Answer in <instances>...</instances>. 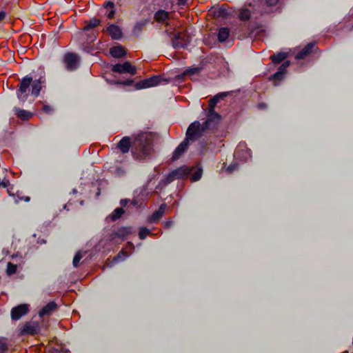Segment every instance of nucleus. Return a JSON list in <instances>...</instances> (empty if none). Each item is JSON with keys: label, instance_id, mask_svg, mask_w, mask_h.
I'll return each instance as SVG.
<instances>
[{"label": "nucleus", "instance_id": "f257e3e1", "mask_svg": "<svg viewBox=\"0 0 353 353\" xmlns=\"http://www.w3.org/2000/svg\"><path fill=\"white\" fill-rule=\"evenodd\" d=\"M117 148L121 151L122 154H126L132 149L133 158L139 160L146 159L150 157L153 152V141L145 133H141L134 137L132 143L128 137H124L119 141Z\"/></svg>", "mask_w": 353, "mask_h": 353}, {"label": "nucleus", "instance_id": "f03ea898", "mask_svg": "<svg viewBox=\"0 0 353 353\" xmlns=\"http://www.w3.org/2000/svg\"><path fill=\"white\" fill-rule=\"evenodd\" d=\"M194 170V167H189L186 165L181 166L177 169L173 170L169 172V174L164 176L163 181L164 184L168 185L176 179H183L189 176L192 172Z\"/></svg>", "mask_w": 353, "mask_h": 353}, {"label": "nucleus", "instance_id": "7ed1b4c3", "mask_svg": "<svg viewBox=\"0 0 353 353\" xmlns=\"http://www.w3.org/2000/svg\"><path fill=\"white\" fill-rule=\"evenodd\" d=\"M210 128H204L201 126L199 121H194L190 124L189 128L186 130L185 139L183 141H196L203 137V133Z\"/></svg>", "mask_w": 353, "mask_h": 353}, {"label": "nucleus", "instance_id": "20e7f679", "mask_svg": "<svg viewBox=\"0 0 353 353\" xmlns=\"http://www.w3.org/2000/svg\"><path fill=\"white\" fill-rule=\"evenodd\" d=\"M170 83V79H165L161 75H155L152 77L147 78L143 81H139L136 83V90L146 89L157 86L159 85H165Z\"/></svg>", "mask_w": 353, "mask_h": 353}, {"label": "nucleus", "instance_id": "39448f33", "mask_svg": "<svg viewBox=\"0 0 353 353\" xmlns=\"http://www.w3.org/2000/svg\"><path fill=\"white\" fill-rule=\"evenodd\" d=\"M34 80V79H33L32 77L30 75H27L22 78V80H21L19 84V89L17 90V99H19V101H24L27 100L29 88L31 84H32Z\"/></svg>", "mask_w": 353, "mask_h": 353}, {"label": "nucleus", "instance_id": "423d86ee", "mask_svg": "<svg viewBox=\"0 0 353 353\" xmlns=\"http://www.w3.org/2000/svg\"><path fill=\"white\" fill-rule=\"evenodd\" d=\"M172 47L174 49L185 48L190 45V36L179 32L171 37Z\"/></svg>", "mask_w": 353, "mask_h": 353}, {"label": "nucleus", "instance_id": "0eeeda50", "mask_svg": "<svg viewBox=\"0 0 353 353\" xmlns=\"http://www.w3.org/2000/svg\"><path fill=\"white\" fill-rule=\"evenodd\" d=\"M80 62V57L74 52H68L63 56V63L67 71L73 72L77 70Z\"/></svg>", "mask_w": 353, "mask_h": 353}, {"label": "nucleus", "instance_id": "6e6552de", "mask_svg": "<svg viewBox=\"0 0 353 353\" xmlns=\"http://www.w3.org/2000/svg\"><path fill=\"white\" fill-rule=\"evenodd\" d=\"M220 121H221V117L219 113L215 111H208V114H206V120L201 124V126L204 127V128L214 130L217 128Z\"/></svg>", "mask_w": 353, "mask_h": 353}, {"label": "nucleus", "instance_id": "1a4fd4ad", "mask_svg": "<svg viewBox=\"0 0 353 353\" xmlns=\"http://www.w3.org/2000/svg\"><path fill=\"white\" fill-rule=\"evenodd\" d=\"M111 70L119 74H130L135 75L137 74V68L132 65L130 61H124L123 63H116L113 65Z\"/></svg>", "mask_w": 353, "mask_h": 353}, {"label": "nucleus", "instance_id": "9d476101", "mask_svg": "<svg viewBox=\"0 0 353 353\" xmlns=\"http://www.w3.org/2000/svg\"><path fill=\"white\" fill-rule=\"evenodd\" d=\"M40 327L39 323L37 321H30L25 323L21 330V334L23 336H34L39 332Z\"/></svg>", "mask_w": 353, "mask_h": 353}, {"label": "nucleus", "instance_id": "9b49d317", "mask_svg": "<svg viewBox=\"0 0 353 353\" xmlns=\"http://www.w3.org/2000/svg\"><path fill=\"white\" fill-rule=\"evenodd\" d=\"M29 307L28 304H21L11 310V318L14 321H18L22 316L28 314Z\"/></svg>", "mask_w": 353, "mask_h": 353}, {"label": "nucleus", "instance_id": "f8f14e48", "mask_svg": "<svg viewBox=\"0 0 353 353\" xmlns=\"http://www.w3.org/2000/svg\"><path fill=\"white\" fill-rule=\"evenodd\" d=\"M289 61L283 62V64L280 65L278 71L272 74V77H269V79L274 81H279L283 79L284 75H285L286 68L289 67Z\"/></svg>", "mask_w": 353, "mask_h": 353}, {"label": "nucleus", "instance_id": "ddd939ff", "mask_svg": "<svg viewBox=\"0 0 353 353\" xmlns=\"http://www.w3.org/2000/svg\"><path fill=\"white\" fill-rule=\"evenodd\" d=\"M107 32L113 41H119L122 38V30L114 23H112L107 27Z\"/></svg>", "mask_w": 353, "mask_h": 353}, {"label": "nucleus", "instance_id": "4468645a", "mask_svg": "<svg viewBox=\"0 0 353 353\" xmlns=\"http://www.w3.org/2000/svg\"><path fill=\"white\" fill-rule=\"evenodd\" d=\"M45 83V77L43 75L39 76L38 79L34 80L33 83L30 85V94L32 96L37 97L39 96L40 91H41V85Z\"/></svg>", "mask_w": 353, "mask_h": 353}, {"label": "nucleus", "instance_id": "2eb2a0df", "mask_svg": "<svg viewBox=\"0 0 353 353\" xmlns=\"http://www.w3.org/2000/svg\"><path fill=\"white\" fill-rule=\"evenodd\" d=\"M188 145H190V141H183L181 142L180 145L175 148L174 152H173V154H172V160L176 161L179 159L183 154L188 149Z\"/></svg>", "mask_w": 353, "mask_h": 353}, {"label": "nucleus", "instance_id": "dca6fc26", "mask_svg": "<svg viewBox=\"0 0 353 353\" xmlns=\"http://www.w3.org/2000/svg\"><path fill=\"white\" fill-rule=\"evenodd\" d=\"M314 47V43H308V44L305 45L303 49L300 50L299 52L296 53V59L303 60L305 59V57H308L311 54Z\"/></svg>", "mask_w": 353, "mask_h": 353}, {"label": "nucleus", "instance_id": "f3484780", "mask_svg": "<svg viewBox=\"0 0 353 353\" xmlns=\"http://www.w3.org/2000/svg\"><path fill=\"white\" fill-rule=\"evenodd\" d=\"M165 209H166V204H161L158 210L153 212L152 215L149 217V222L151 223H156L164 215Z\"/></svg>", "mask_w": 353, "mask_h": 353}, {"label": "nucleus", "instance_id": "a211bd4d", "mask_svg": "<svg viewBox=\"0 0 353 353\" xmlns=\"http://www.w3.org/2000/svg\"><path fill=\"white\" fill-rule=\"evenodd\" d=\"M57 309V304L54 301H51L46 304L44 307H41L39 312V316L43 317L49 316L50 314Z\"/></svg>", "mask_w": 353, "mask_h": 353}, {"label": "nucleus", "instance_id": "6ab92c4d", "mask_svg": "<svg viewBox=\"0 0 353 353\" xmlns=\"http://www.w3.org/2000/svg\"><path fill=\"white\" fill-rule=\"evenodd\" d=\"M110 54L111 57L117 59H120L124 57L126 54V52L124 50V48L121 45H118L116 46H112L110 48Z\"/></svg>", "mask_w": 353, "mask_h": 353}, {"label": "nucleus", "instance_id": "aec40b11", "mask_svg": "<svg viewBox=\"0 0 353 353\" xmlns=\"http://www.w3.org/2000/svg\"><path fill=\"white\" fill-rule=\"evenodd\" d=\"M148 23V19H143L139 21L138 22L133 26L132 28V34L133 35L138 37L139 34L142 32L143 29H144V27L147 26Z\"/></svg>", "mask_w": 353, "mask_h": 353}, {"label": "nucleus", "instance_id": "412c9836", "mask_svg": "<svg viewBox=\"0 0 353 353\" xmlns=\"http://www.w3.org/2000/svg\"><path fill=\"white\" fill-rule=\"evenodd\" d=\"M132 233V228L130 226H121L119 228L116 232V236L120 239H125Z\"/></svg>", "mask_w": 353, "mask_h": 353}, {"label": "nucleus", "instance_id": "4be33fe9", "mask_svg": "<svg viewBox=\"0 0 353 353\" xmlns=\"http://www.w3.org/2000/svg\"><path fill=\"white\" fill-rule=\"evenodd\" d=\"M229 37V29L227 27H222L219 30V34H217V39L219 43L225 42Z\"/></svg>", "mask_w": 353, "mask_h": 353}, {"label": "nucleus", "instance_id": "5701e85b", "mask_svg": "<svg viewBox=\"0 0 353 353\" xmlns=\"http://www.w3.org/2000/svg\"><path fill=\"white\" fill-rule=\"evenodd\" d=\"M286 57H288V54L283 52H279L270 56V60H272V62L274 64H279L281 62L285 60Z\"/></svg>", "mask_w": 353, "mask_h": 353}, {"label": "nucleus", "instance_id": "b1692460", "mask_svg": "<svg viewBox=\"0 0 353 353\" xmlns=\"http://www.w3.org/2000/svg\"><path fill=\"white\" fill-rule=\"evenodd\" d=\"M154 19L158 22L165 21L168 19V12L160 9L155 12Z\"/></svg>", "mask_w": 353, "mask_h": 353}, {"label": "nucleus", "instance_id": "393cba45", "mask_svg": "<svg viewBox=\"0 0 353 353\" xmlns=\"http://www.w3.org/2000/svg\"><path fill=\"white\" fill-rule=\"evenodd\" d=\"M100 23H101L100 19L95 18V17L91 18L90 21L87 22V25H85V26L83 27V31L90 30L97 27L98 26H99Z\"/></svg>", "mask_w": 353, "mask_h": 353}, {"label": "nucleus", "instance_id": "a878e982", "mask_svg": "<svg viewBox=\"0 0 353 353\" xmlns=\"http://www.w3.org/2000/svg\"><path fill=\"white\" fill-rule=\"evenodd\" d=\"M15 114L22 121H28L32 115L30 112L19 108H15Z\"/></svg>", "mask_w": 353, "mask_h": 353}, {"label": "nucleus", "instance_id": "bb28decb", "mask_svg": "<svg viewBox=\"0 0 353 353\" xmlns=\"http://www.w3.org/2000/svg\"><path fill=\"white\" fill-rule=\"evenodd\" d=\"M266 1V7L261 10V15L271 13V8L278 3L279 0H265Z\"/></svg>", "mask_w": 353, "mask_h": 353}, {"label": "nucleus", "instance_id": "cd10ccee", "mask_svg": "<svg viewBox=\"0 0 353 353\" xmlns=\"http://www.w3.org/2000/svg\"><path fill=\"white\" fill-rule=\"evenodd\" d=\"M103 8L110 9V11L108 12L107 17L108 19H112L115 15V9L114 8V3L111 1H105L103 3Z\"/></svg>", "mask_w": 353, "mask_h": 353}, {"label": "nucleus", "instance_id": "c85d7f7f", "mask_svg": "<svg viewBox=\"0 0 353 353\" xmlns=\"http://www.w3.org/2000/svg\"><path fill=\"white\" fill-rule=\"evenodd\" d=\"M201 67L188 68H186L185 70H184V72H183V73H182V74L179 75L178 77H180L182 76L198 74L201 72Z\"/></svg>", "mask_w": 353, "mask_h": 353}, {"label": "nucleus", "instance_id": "c756f323", "mask_svg": "<svg viewBox=\"0 0 353 353\" xmlns=\"http://www.w3.org/2000/svg\"><path fill=\"white\" fill-rule=\"evenodd\" d=\"M123 214H124V210L122 208H117L111 213L110 219L112 221H117Z\"/></svg>", "mask_w": 353, "mask_h": 353}, {"label": "nucleus", "instance_id": "7c9ffc66", "mask_svg": "<svg viewBox=\"0 0 353 353\" xmlns=\"http://www.w3.org/2000/svg\"><path fill=\"white\" fill-rule=\"evenodd\" d=\"M229 14L227 10L223 8H219L214 11V17L219 18H227Z\"/></svg>", "mask_w": 353, "mask_h": 353}, {"label": "nucleus", "instance_id": "2f4dec72", "mask_svg": "<svg viewBox=\"0 0 353 353\" xmlns=\"http://www.w3.org/2000/svg\"><path fill=\"white\" fill-rule=\"evenodd\" d=\"M250 10L248 9L241 10L239 12V19L242 21H246L250 19Z\"/></svg>", "mask_w": 353, "mask_h": 353}, {"label": "nucleus", "instance_id": "473e14b6", "mask_svg": "<svg viewBox=\"0 0 353 353\" xmlns=\"http://www.w3.org/2000/svg\"><path fill=\"white\" fill-rule=\"evenodd\" d=\"M201 176H203V169L201 168H199L196 170L194 171V173L192 174L191 181L196 182L201 179Z\"/></svg>", "mask_w": 353, "mask_h": 353}, {"label": "nucleus", "instance_id": "72a5a7b5", "mask_svg": "<svg viewBox=\"0 0 353 353\" xmlns=\"http://www.w3.org/2000/svg\"><path fill=\"white\" fill-rule=\"evenodd\" d=\"M139 239L143 240L146 239V236L148 235H150V231L149 229L141 227L140 229H139Z\"/></svg>", "mask_w": 353, "mask_h": 353}, {"label": "nucleus", "instance_id": "f704fd0d", "mask_svg": "<svg viewBox=\"0 0 353 353\" xmlns=\"http://www.w3.org/2000/svg\"><path fill=\"white\" fill-rule=\"evenodd\" d=\"M243 35H244V37L246 38H254L256 35V30H255L253 28H247L246 31H245L244 33H243Z\"/></svg>", "mask_w": 353, "mask_h": 353}, {"label": "nucleus", "instance_id": "c9c22d12", "mask_svg": "<svg viewBox=\"0 0 353 353\" xmlns=\"http://www.w3.org/2000/svg\"><path fill=\"white\" fill-rule=\"evenodd\" d=\"M221 100L216 98H211L208 101V111H214V107Z\"/></svg>", "mask_w": 353, "mask_h": 353}, {"label": "nucleus", "instance_id": "e433bc0d", "mask_svg": "<svg viewBox=\"0 0 353 353\" xmlns=\"http://www.w3.org/2000/svg\"><path fill=\"white\" fill-rule=\"evenodd\" d=\"M16 270H17V267L16 265L12 264L11 263H8V268H6V272H8V275H12L16 272Z\"/></svg>", "mask_w": 353, "mask_h": 353}, {"label": "nucleus", "instance_id": "4c0bfd02", "mask_svg": "<svg viewBox=\"0 0 353 353\" xmlns=\"http://www.w3.org/2000/svg\"><path fill=\"white\" fill-rule=\"evenodd\" d=\"M81 259H82V255H81L80 252H78L74 254V259H72V265H74V268L78 267Z\"/></svg>", "mask_w": 353, "mask_h": 353}, {"label": "nucleus", "instance_id": "58836bf2", "mask_svg": "<svg viewBox=\"0 0 353 353\" xmlns=\"http://www.w3.org/2000/svg\"><path fill=\"white\" fill-rule=\"evenodd\" d=\"M114 83H116L117 85H123L125 86H130L133 83V80H132L131 79H127L123 81L117 80Z\"/></svg>", "mask_w": 353, "mask_h": 353}, {"label": "nucleus", "instance_id": "ea45409f", "mask_svg": "<svg viewBox=\"0 0 353 353\" xmlns=\"http://www.w3.org/2000/svg\"><path fill=\"white\" fill-rule=\"evenodd\" d=\"M126 256H128V254H126L125 252L121 250V252H119L118 255L113 258V262L121 261Z\"/></svg>", "mask_w": 353, "mask_h": 353}, {"label": "nucleus", "instance_id": "a19ab883", "mask_svg": "<svg viewBox=\"0 0 353 353\" xmlns=\"http://www.w3.org/2000/svg\"><path fill=\"white\" fill-rule=\"evenodd\" d=\"M8 350V345L2 338H0V353H6Z\"/></svg>", "mask_w": 353, "mask_h": 353}, {"label": "nucleus", "instance_id": "79ce46f5", "mask_svg": "<svg viewBox=\"0 0 353 353\" xmlns=\"http://www.w3.org/2000/svg\"><path fill=\"white\" fill-rule=\"evenodd\" d=\"M228 95H229V92H220L212 98H216L219 100H223L225 97H228Z\"/></svg>", "mask_w": 353, "mask_h": 353}, {"label": "nucleus", "instance_id": "37998d69", "mask_svg": "<svg viewBox=\"0 0 353 353\" xmlns=\"http://www.w3.org/2000/svg\"><path fill=\"white\" fill-rule=\"evenodd\" d=\"M243 159H244V161H246L247 159H250L251 157V152L250 149H247L244 152H243Z\"/></svg>", "mask_w": 353, "mask_h": 353}, {"label": "nucleus", "instance_id": "c03bdc74", "mask_svg": "<svg viewBox=\"0 0 353 353\" xmlns=\"http://www.w3.org/2000/svg\"><path fill=\"white\" fill-rule=\"evenodd\" d=\"M238 165L236 163H232L228 165V168H226V172L228 173H231L236 169Z\"/></svg>", "mask_w": 353, "mask_h": 353}, {"label": "nucleus", "instance_id": "a18cd8bd", "mask_svg": "<svg viewBox=\"0 0 353 353\" xmlns=\"http://www.w3.org/2000/svg\"><path fill=\"white\" fill-rule=\"evenodd\" d=\"M128 204H130L129 199H122L120 200V205H121L122 208H126Z\"/></svg>", "mask_w": 353, "mask_h": 353}, {"label": "nucleus", "instance_id": "49530a36", "mask_svg": "<svg viewBox=\"0 0 353 353\" xmlns=\"http://www.w3.org/2000/svg\"><path fill=\"white\" fill-rule=\"evenodd\" d=\"M97 39V35L94 32L90 33L88 34V38H87V41L88 43H92Z\"/></svg>", "mask_w": 353, "mask_h": 353}, {"label": "nucleus", "instance_id": "de8ad7c7", "mask_svg": "<svg viewBox=\"0 0 353 353\" xmlns=\"http://www.w3.org/2000/svg\"><path fill=\"white\" fill-rule=\"evenodd\" d=\"M43 111L47 114H50L52 111V108L49 105H44V106H43Z\"/></svg>", "mask_w": 353, "mask_h": 353}, {"label": "nucleus", "instance_id": "09e8293b", "mask_svg": "<svg viewBox=\"0 0 353 353\" xmlns=\"http://www.w3.org/2000/svg\"><path fill=\"white\" fill-rule=\"evenodd\" d=\"M9 185V181L7 179H4L2 181H1V185H2L3 188H6Z\"/></svg>", "mask_w": 353, "mask_h": 353}, {"label": "nucleus", "instance_id": "8fccbe9b", "mask_svg": "<svg viewBox=\"0 0 353 353\" xmlns=\"http://www.w3.org/2000/svg\"><path fill=\"white\" fill-rule=\"evenodd\" d=\"M6 17V12L5 11H0V21H3Z\"/></svg>", "mask_w": 353, "mask_h": 353}, {"label": "nucleus", "instance_id": "3c124183", "mask_svg": "<svg viewBox=\"0 0 353 353\" xmlns=\"http://www.w3.org/2000/svg\"><path fill=\"white\" fill-rule=\"evenodd\" d=\"M187 0H178L179 6H184L186 5Z\"/></svg>", "mask_w": 353, "mask_h": 353}, {"label": "nucleus", "instance_id": "603ef678", "mask_svg": "<svg viewBox=\"0 0 353 353\" xmlns=\"http://www.w3.org/2000/svg\"><path fill=\"white\" fill-rule=\"evenodd\" d=\"M171 225H172L171 221H168L165 223H164V227H165V228H169Z\"/></svg>", "mask_w": 353, "mask_h": 353}, {"label": "nucleus", "instance_id": "864d4df0", "mask_svg": "<svg viewBox=\"0 0 353 353\" xmlns=\"http://www.w3.org/2000/svg\"><path fill=\"white\" fill-rule=\"evenodd\" d=\"M130 204H132L134 206H137L139 202H137L136 199H133L132 201L130 200Z\"/></svg>", "mask_w": 353, "mask_h": 353}, {"label": "nucleus", "instance_id": "5fc2aeb1", "mask_svg": "<svg viewBox=\"0 0 353 353\" xmlns=\"http://www.w3.org/2000/svg\"><path fill=\"white\" fill-rule=\"evenodd\" d=\"M235 157L240 158L239 151V150L235 152Z\"/></svg>", "mask_w": 353, "mask_h": 353}, {"label": "nucleus", "instance_id": "6e6d98bb", "mask_svg": "<svg viewBox=\"0 0 353 353\" xmlns=\"http://www.w3.org/2000/svg\"><path fill=\"white\" fill-rule=\"evenodd\" d=\"M66 208H67V205L66 204L63 205V209L65 210Z\"/></svg>", "mask_w": 353, "mask_h": 353}, {"label": "nucleus", "instance_id": "4d7b16f0", "mask_svg": "<svg viewBox=\"0 0 353 353\" xmlns=\"http://www.w3.org/2000/svg\"><path fill=\"white\" fill-rule=\"evenodd\" d=\"M75 192H77V190H75V189L72 190V194H74Z\"/></svg>", "mask_w": 353, "mask_h": 353}, {"label": "nucleus", "instance_id": "13d9d810", "mask_svg": "<svg viewBox=\"0 0 353 353\" xmlns=\"http://www.w3.org/2000/svg\"><path fill=\"white\" fill-rule=\"evenodd\" d=\"M28 201H29V198L28 197L25 199V201L28 202Z\"/></svg>", "mask_w": 353, "mask_h": 353}, {"label": "nucleus", "instance_id": "bf43d9fd", "mask_svg": "<svg viewBox=\"0 0 353 353\" xmlns=\"http://www.w3.org/2000/svg\"><path fill=\"white\" fill-rule=\"evenodd\" d=\"M46 241L45 240H43V241H41V243H44L45 244Z\"/></svg>", "mask_w": 353, "mask_h": 353}, {"label": "nucleus", "instance_id": "052dcab7", "mask_svg": "<svg viewBox=\"0 0 353 353\" xmlns=\"http://www.w3.org/2000/svg\"><path fill=\"white\" fill-rule=\"evenodd\" d=\"M1 187V185H0V188Z\"/></svg>", "mask_w": 353, "mask_h": 353}]
</instances>
